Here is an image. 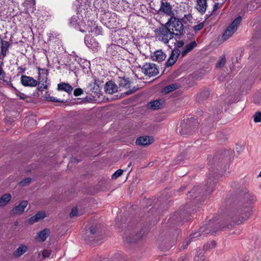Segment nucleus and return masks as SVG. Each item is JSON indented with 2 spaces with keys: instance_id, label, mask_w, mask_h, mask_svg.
<instances>
[{
  "instance_id": "de8ad7c7",
  "label": "nucleus",
  "mask_w": 261,
  "mask_h": 261,
  "mask_svg": "<svg viewBox=\"0 0 261 261\" xmlns=\"http://www.w3.org/2000/svg\"><path fill=\"white\" fill-rule=\"evenodd\" d=\"M184 44V43L182 41H177L176 42L175 46H176V48L182 47Z\"/></svg>"
},
{
  "instance_id": "c9c22d12",
  "label": "nucleus",
  "mask_w": 261,
  "mask_h": 261,
  "mask_svg": "<svg viewBox=\"0 0 261 261\" xmlns=\"http://www.w3.org/2000/svg\"><path fill=\"white\" fill-rule=\"evenodd\" d=\"M253 120L255 122H261V112H256L253 115Z\"/></svg>"
},
{
  "instance_id": "aec40b11",
  "label": "nucleus",
  "mask_w": 261,
  "mask_h": 261,
  "mask_svg": "<svg viewBox=\"0 0 261 261\" xmlns=\"http://www.w3.org/2000/svg\"><path fill=\"white\" fill-rule=\"evenodd\" d=\"M118 90L117 86L115 84V83L109 81L107 82L105 85V91L109 93L113 94Z\"/></svg>"
},
{
  "instance_id": "69168bd1",
  "label": "nucleus",
  "mask_w": 261,
  "mask_h": 261,
  "mask_svg": "<svg viewBox=\"0 0 261 261\" xmlns=\"http://www.w3.org/2000/svg\"><path fill=\"white\" fill-rule=\"evenodd\" d=\"M19 68L21 69V71H22V70H23V69L22 68H21H21Z\"/></svg>"
},
{
  "instance_id": "6ab92c4d",
  "label": "nucleus",
  "mask_w": 261,
  "mask_h": 261,
  "mask_svg": "<svg viewBox=\"0 0 261 261\" xmlns=\"http://www.w3.org/2000/svg\"><path fill=\"white\" fill-rule=\"evenodd\" d=\"M159 70L157 66L153 63H148V76H154L158 74Z\"/></svg>"
},
{
  "instance_id": "2eb2a0df",
  "label": "nucleus",
  "mask_w": 261,
  "mask_h": 261,
  "mask_svg": "<svg viewBox=\"0 0 261 261\" xmlns=\"http://www.w3.org/2000/svg\"><path fill=\"white\" fill-rule=\"evenodd\" d=\"M180 50L178 48H174L171 53V54L168 59L166 64L167 66L173 65L177 60L179 55Z\"/></svg>"
},
{
  "instance_id": "20e7f679",
  "label": "nucleus",
  "mask_w": 261,
  "mask_h": 261,
  "mask_svg": "<svg viewBox=\"0 0 261 261\" xmlns=\"http://www.w3.org/2000/svg\"><path fill=\"white\" fill-rule=\"evenodd\" d=\"M170 30L173 31L174 35L178 36L182 34L184 32V25L181 21L174 16H171L166 22Z\"/></svg>"
},
{
  "instance_id": "774afa93",
  "label": "nucleus",
  "mask_w": 261,
  "mask_h": 261,
  "mask_svg": "<svg viewBox=\"0 0 261 261\" xmlns=\"http://www.w3.org/2000/svg\"><path fill=\"white\" fill-rule=\"evenodd\" d=\"M42 71H45L44 69H41Z\"/></svg>"
},
{
  "instance_id": "a19ab883",
  "label": "nucleus",
  "mask_w": 261,
  "mask_h": 261,
  "mask_svg": "<svg viewBox=\"0 0 261 261\" xmlns=\"http://www.w3.org/2000/svg\"><path fill=\"white\" fill-rule=\"evenodd\" d=\"M204 27V22H201L193 27V30L195 31H198L201 30Z\"/></svg>"
},
{
  "instance_id": "7c9ffc66",
  "label": "nucleus",
  "mask_w": 261,
  "mask_h": 261,
  "mask_svg": "<svg viewBox=\"0 0 261 261\" xmlns=\"http://www.w3.org/2000/svg\"><path fill=\"white\" fill-rule=\"evenodd\" d=\"M178 86L177 84H171L169 86L165 87L163 89V92L165 94H167V93H169V92H172V91H174L175 90L177 89L178 88Z\"/></svg>"
},
{
  "instance_id": "a878e982",
  "label": "nucleus",
  "mask_w": 261,
  "mask_h": 261,
  "mask_svg": "<svg viewBox=\"0 0 261 261\" xmlns=\"http://www.w3.org/2000/svg\"><path fill=\"white\" fill-rule=\"evenodd\" d=\"M118 82L119 86L120 87L124 88L126 89L130 87V82L128 80V79L125 78L124 77H119Z\"/></svg>"
},
{
  "instance_id": "1a4fd4ad",
  "label": "nucleus",
  "mask_w": 261,
  "mask_h": 261,
  "mask_svg": "<svg viewBox=\"0 0 261 261\" xmlns=\"http://www.w3.org/2000/svg\"><path fill=\"white\" fill-rule=\"evenodd\" d=\"M112 5L117 11L125 10L129 7L128 3L125 0H111Z\"/></svg>"
},
{
  "instance_id": "cd10ccee",
  "label": "nucleus",
  "mask_w": 261,
  "mask_h": 261,
  "mask_svg": "<svg viewBox=\"0 0 261 261\" xmlns=\"http://www.w3.org/2000/svg\"><path fill=\"white\" fill-rule=\"evenodd\" d=\"M81 19L78 16H72L70 21V24L71 26L78 29L80 24Z\"/></svg>"
},
{
  "instance_id": "7ed1b4c3",
  "label": "nucleus",
  "mask_w": 261,
  "mask_h": 261,
  "mask_svg": "<svg viewBox=\"0 0 261 261\" xmlns=\"http://www.w3.org/2000/svg\"><path fill=\"white\" fill-rule=\"evenodd\" d=\"M86 13H85V12H83V13H81L82 19L80 21V24L78 29L83 33L92 32L94 30V29L96 28L95 22L88 18L92 15H89L88 16V15H87L86 16Z\"/></svg>"
},
{
  "instance_id": "412c9836",
  "label": "nucleus",
  "mask_w": 261,
  "mask_h": 261,
  "mask_svg": "<svg viewBox=\"0 0 261 261\" xmlns=\"http://www.w3.org/2000/svg\"><path fill=\"white\" fill-rule=\"evenodd\" d=\"M46 217L45 213L43 211L38 212L36 215L31 217L29 219V223L33 224L35 222H38L39 220L43 219Z\"/></svg>"
},
{
  "instance_id": "58836bf2",
  "label": "nucleus",
  "mask_w": 261,
  "mask_h": 261,
  "mask_svg": "<svg viewBox=\"0 0 261 261\" xmlns=\"http://www.w3.org/2000/svg\"><path fill=\"white\" fill-rule=\"evenodd\" d=\"M31 180L32 179L30 177L26 178L20 181L19 185L21 186H27L31 182Z\"/></svg>"
},
{
  "instance_id": "473e14b6",
  "label": "nucleus",
  "mask_w": 261,
  "mask_h": 261,
  "mask_svg": "<svg viewBox=\"0 0 261 261\" xmlns=\"http://www.w3.org/2000/svg\"><path fill=\"white\" fill-rule=\"evenodd\" d=\"M226 63V60L225 55H222L220 59L218 61L216 66L217 68H222L223 67Z\"/></svg>"
},
{
  "instance_id": "a18cd8bd",
  "label": "nucleus",
  "mask_w": 261,
  "mask_h": 261,
  "mask_svg": "<svg viewBox=\"0 0 261 261\" xmlns=\"http://www.w3.org/2000/svg\"><path fill=\"white\" fill-rule=\"evenodd\" d=\"M146 229L144 228L140 230L139 233L138 234V237L140 239H142L144 236H146Z\"/></svg>"
},
{
  "instance_id": "0eeeda50",
  "label": "nucleus",
  "mask_w": 261,
  "mask_h": 261,
  "mask_svg": "<svg viewBox=\"0 0 261 261\" xmlns=\"http://www.w3.org/2000/svg\"><path fill=\"white\" fill-rule=\"evenodd\" d=\"M252 206L250 203L243 207L239 216V218L236 222L237 224H240L246 221L252 213Z\"/></svg>"
},
{
  "instance_id": "9d476101",
  "label": "nucleus",
  "mask_w": 261,
  "mask_h": 261,
  "mask_svg": "<svg viewBox=\"0 0 261 261\" xmlns=\"http://www.w3.org/2000/svg\"><path fill=\"white\" fill-rule=\"evenodd\" d=\"M28 201L23 200L19 204L14 207L10 211V214L13 216H18L21 215L28 205Z\"/></svg>"
},
{
  "instance_id": "680f3d73",
  "label": "nucleus",
  "mask_w": 261,
  "mask_h": 261,
  "mask_svg": "<svg viewBox=\"0 0 261 261\" xmlns=\"http://www.w3.org/2000/svg\"><path fill=\"white\" fill-rule=\"evenodd\" d=\"M258 176L261 177V171L260 172V173H259V174L258 175Z\"/></svg>"
},
{
  "instance_id": "f03ea898",
  "label": "nucleus",
  "mask_w": 261,
  "mask_h": 261,
  "mask_svg": "<svg viewBox=\"0 0 261 261\" xmlns=\"http://www.w3.org/2000/svg\"><path fill=\"white\" fill-rule=\"evenodd\" d=\"M108 4L105 0H95L93 3V6L91 5V7L86 8L87 11H85V13L86 15H97V12L100 13L104 12L105 10L108 9Z\"/></svg>"
},
{
  "instance_id": "338daca9",
  "label": "nucleus",
  "mask_w": 261,
  "mask_h": 261,
  "mask_svg": "<svg viewBox=\"0 0 261 261\" xmlns=\"http://www.w3.org/2000/svg\"><path fill=\"white\" fill-rule=\"evenodd\" d=\"M22 72H24V69H23L22 70Z\"/></svg>"
},
{
  "instance_id": "f704fd0d",
  "label": "nucleus",
  "mask_w": 261,
  "mask_h": 261,
  "mask_svg": "<svg viewBox=\"0 0 261 261\" xmlns=\"http://www.w3.org/2000/svg\"><path fill=\"white\" fill-rule=\"evenodd\" d=\"M51 251L48 249H45L42 252H40L38 254V255L40 256L41 254H42V259H44L46 257H48L50 256Z\"/></svg>"
},
{
  "instance_id": "c85d7f7f",
  "label": "nucleus",
  "mask_w": 261,
  "mask_h": 261,
  "mask_svg": "<svg viewBox=\"0 0 261 261\" xmlns=\"http://www.w3.org/2000/svg\"><path fill=\"white\" fill-rule=\"evenodd\" d=\"M9 46L10 44L8 42L2 41L1 46V53L3 57L6 56Z\"/></svg>"
},
{
  "instance_id": "864d4df0",
  "label": "nucleus",
  "mask_w": 261,
  "mask_h": 261,
  "mask_svg": "<svg viewBox=\"0 0 261 261\" xmlns=\"http://www.w3.org/2000/svg\"><path fill=\"white\" fill-rule=\"evenodd\" d=\"M136 91V89L134 88L133 89L128 90L125 92V94L128 95L134 93Z\"/></svg>"
},
{
  "instance_id": "4468645a",
  "label": "nucleus",
  "mask_w": 261,
  "mask_h": 261,
  "mask_svg": "<svg viewBox=\"0 0 261 261\" xmlns=\"http://www.w3.org/2000/svg\"><path fill=\"white\" fill-rule=\"evenodd\" d=\"M79 3V7L77 8V14L83 13V12H85L87 11L86 8L91 7L92 4V0H76Z\"/></svg>"
},
{
  "instance_id": "5701e85b",
  "label": "nucleus",
  "mask_w": 261,
  "mask_h": 261,
  "mask_svg": "<svg viewBox=\"0 0 261 261\" xmlns=\"http://www.w3.org/2000/svg\"><path fill=\"white\" fill-rule=\"evenodd\" d=\"M12 199V196L10 193H6L0 197V207L7 205Z\"/></svg>"
},
{
  "instance_id": "a211bd4d",
  "label": "nucleus",
  "mask_w": 261,
  "mask_h": 261,
  "mask_svg": "<svg viewBox=\"0 0 261 261\" xmlns=\"http://www.w3.org/2000/svg\"><path fill=\"white\" fill-rule=\"evenodd\" d=\"M28 250V247L23 244H21L19 245L18 248L13 252V256L15 257H19L24 253H25Z\"/></svg>"
},
{
  "instance_id": "052dcab7",
  "label": "nucleus",
  "mask_w": 261,
  "mask_h": 261,
  "mask_svg": "<svg viewBox=\"0 0 261 261\" xmlns=\"http://www.w3.org/2000/svg\"><path fill=\"white\" fill-rule=\"evenodd\" d=\"M205 93H206V96H207V95H208L209 94V93H208V92H207V91H206Z\"/></svg>"
},
{
  "instance_id": "8fccbe9b",
  "label": "nucleus",
  "mask_w": 261,
  "mask_h": 261,
  "mask_svg": "<svg viewBox=\"0 0 261 261\" xmlns=\"http://www.w3.org/2000/svg\"><path fill=\"white\" fill-rule=\"evenodd\" d=\"M200 236V234L199 233L195 232V233L190 235L189 239L190 240L193 239V238H196L199 237Z\"/></svg>"
},
{
  "instance_id": "bf43d9fd",
  "label": "nucleus",
  "mask_w": 261,
  "mask_h": 261,
  "mask_svg": "<svg viewBox=\"0 0 261 261\" xmlns=\"http://www.w3.org/2000/svg\"><path fill=\"white\" fill-rule=\"evenodd\" d=\"M169 249V246H167L166 247V248H165V249Z\"/></svg>"
},
{
  "instance_id": "e2e57ef3",
  "label": "nucleus",
  "mask_w": 261,
  "mask_h": 261,
  "mask_svg": "<svg viewBox=\"0 0 261 261\" xmlns=\"http://www.w3.org/2000/svg\"><path fill=\"white\" fill-rule=\"evenodd\" d=\"M202 94H202V93H200V95H199V96H200V97L202 96Z\"/></svg>"
},
{
  "instance_id": "4be33fe9",
  "label": "nucleus",
  "mask_w": 261,
  "mask_h": 261,
  "mask_svg": "<svg viewBox=\"0 0 261 261\" xmlns=\"http://www.w3.org/2000/svg\"><path fill=\"white\" fill-rule=\"evenodd\" d=\"M50 231L48 229L45 228L37 233L36 239L40 241L44 242L49 236Z\"/></svg>"
},
{
  "instance_id": "49530a36",
  "label": "nucleus",
  "mask_w": 261,
  "mask_h": 261,
  "mask_svg": "<svg viewBox=\"0 0 261 261\" xmlns=\"http://www.w3.org/2000/svg\"><path fill=\"white\" fill-rule=\"evenodd\" d=\"M74 95L75 96L81 95L83 93V90L81 88H77L74 90Z\"/></svg>"
},
{
  "instance_id": "2f4dec72",
  "label": "nucleus",
  "mask_w": 261,
  "mask_h": 261,
  "mask_svg": "<svg viewBox=\"0 0 261 261\" xmlns=\"http://www.w3.org/2000/svg\"><path fill=\"white\" fill-rule=\"evenodd\" d=\"M47 77L46 75L41 76L39 75L38 77V84L40 85H43V88H47Z\"/></svg>"
},
{
  "instance_id": "ddd939ff",
  "label": "nucleus",
  "mask_w": 261,
  "mask_h": 261,
  "mask_svg": "<svg viewBox=\"0 0 261 261\" xmlns=\"http://www.w3.org/2000/svg\"><path fill=\"white\" fill-rule=\"evenodd\" d=\"M160 11L170 17H171V16H174L172 6L170 5V3L167 2H162Z\"/></svg>"
},
{
  "instance_id": "6e6d98bb",
  "label": "nucleus",
  "mask_w": 261,
  "mask_h": 261,
  "mask_svg": "<svg viewBox=\"0 0 261 261\" xmlns=\"http://www.w3.org/2000/svg\"><path fill=\"white\" fill-rule=\"evenodd\" d=\"M158 128V127L156 126H152V130H154L155 129H156ZM149 130V131H151L152 130V126H150L149 128H148V131Z\"/></svg>"
},
{
  "instance_id": "0e129e2a",
  "label": "nucleus",
  "mask_w": 261,
  "mask_h": 261,
  "mask_svg": "<svg viewBox=\"0 0 261 261\" xmlns=\"http://www.w3.org/2000/svg\"><path fill=\"white\" fill-rule=\"evenodd\" d=\"M201 261H207V260L205 259H203Z\"/></svg>"
},
{
  "instance_id": "603ef678",
  "label": "nucleus",
  "mask_w": 261,
  "mask_h": 261,
  "mask_svg": "<svg viewBox=\"0 0 261 261\" xmlns=\"http://www.w3.org/2000/svg\"><path fill=\"white\" fill-rule=\"evenodd\" d=\"M5 76V73L3 69L2 65H0V76L4 78Z\"/></svg>"
},
{
  "instance_id": "f8f14e48",
  "label": "nucleus",
  "mask_w": 261,
  "mask_h": 261,
  "mask_svg": "<svg viewBox=\"0 0 261 261\" xmlns=\"http://www.w3.org/2000/svg\"><path fill=\"white\" fill-rule=\"evenodd\" d=\"M85 42L87 46L93 50H96L99 47V43L94 38L86 36L85 38Z\"/></svg>"
},
{
  "instance_id": "ea45409f",
  "label": "nucleus",
  "mask_w": 261,
  "mask_h": 261,
  "mask_svg": "<svg viewBox=\"0 0 261 261\" xmlns=\"http://www.w3.org/2000/svg\"><path fill=\"white\" fill-rule=\"evenodd\" d=\"M123 171L121 169H118L112 175V179H116L117 177L121 176L123 173Z\"/></svg>"
},
{
  "instance_id": "9b49d317",
  "label": "nucleus",
  "mask_w": 261,
  "mask_h": 261,
  "mask_svg": "<svg viewBox=\"0 0 261 261\" xmlns=\"http://www.w3.org/2000/svg\"><path fill=\"white\" fill-rule=\"evenodd\" d=\"M21 83L25 87H33L37 86L38 81L32 77L23 75L21 76Z\"/></svg>"
},
{
  "instance_id": "4d7b16f0",
  "label": "nucleus",
  "mask_w": 261,
  "mask_h": 261,
  "mask_svg": "<svg viewBox=\"0 0 261 261\" xmlns=\"http://www.w3.org/2000/svg\"><path fill=\"white\" fill-rule=\"evenodd\" d=\"M47 88H43V85H40L38 87V90L39 91H43L44 89H46Z\"/></svg>"
},
{
  "instance_id": "f257e3e1",
  "label": "nucleus",
  "mask_w": 261,
  "mask_h": 261,
  "mask_svg": "<svg viewBox=\"0 0 261 261\" xmlns=\"http://www.w3.org/2000/svg\"><path fill=\"white\" fill-rule=\"evenodd\" d=\"M155 37L159 40L163 42L165 44L169 42V41L173 38L174 34L173 31L170 30L168 25H166V23L162 25L161 27L154 30Z\"/></svg>"
},
{
  "instance_id": "4c0bfd02",
  "label": "nucleus",
  "mask_w": 261,
  "mask_h": 261,
  "mask_svg": "<svg viewBox=\"0 0 261 261\" xmlns=\"http://www.w3.org/2000/svg\"><path fill=\"white\" fill-rule=\"evenodd\" d=\"M219 1H220V2L217 3L214 5L213 9V12H215V11H216L218 10V9H219L222 6L224 2V0Z\"/></svg>"
},
{
  "instance_id": "39448f33",
  "label": "nucleus",
  "mask_w": 261,
  "mask_h": 261,
  "mask_svg": "<svg viewBox=\"0 0 261 261\" xmlns=\"http://www.w3.org/2000/svg\"><path fill=\"white\" fill-rule=\"evenodd\" d=\"M195 125L193 119L184 120L177 127V132L181 135H187L191 134L195 129Z\"/></svg>"
},
{
  "instance_id": "393cba45",
  "label": "nucleus",
  "mask_w": 261,
  "mask_h": 261,
  "mask_svg": "<svg viewBox=\"0 0 261 261\" xmlns=\"http://www.w3.org/2000/svg\"><path fill=\"white\" fill-rule=\"evenodd\" d=\"M58 89L65 91L69 94L72 91L73 88L68 83H61L58 85Z\"/></svg>"
},
{
  "instance_id": "f3484780",
  "label": "nucleus",
  "mask_w": 261,
  "mask_h": 261,
  "mask_svg": "<svg viewBox=\"0 0 261 261\" xmlns=\"http://www.w3.org/2000/svg\"><path fill=\"white\" fill-rule=\"evenodd\" d=\"M207 7V0H196V8L201 14L205 12Z\"/></svg>"
},
{
  "instance_id": "dca6fc26",
  "label": "nucleus",
  "mask_w": 261,
  "mask_h": 261,
  "mask_svg": "<svg viewBox=\"0 0 261 261\" xmlns=\"http://www.w3.org/2000/svg\"><path fill=\"white\" fill-rule=\"evenodd\" d=\"M166 56L162 50H158L154 51L153 53L151 54L150 58L154 61L158 62H162L165 59Z\"/></svg>"
},
{
  "instance_id": "72a5a7b5",
  "label": "nucleus",
  "mask_w": 261,
  "mask_h": 261,
  "mask_svg": "<svg viewBox=\"0 0 261 261\" xmlns=\"http://www.w3.org/2000/svg\"><path fill=\"white\" fill-rule=\"evenodd\" d=\"M136 143L139 145H147V138L146 137H140L136 141Z\"/></svg>"
},
{
  "instance_id": "423d86ee",
  "label": "nucleus",
  "mask_w": 261,
  "mask_h": 261,
  "mask_svg": "<svg viewBox=\"0 0 261 261\" xmlns=\"http://www.w3.org/2000/svg\"><path fill=\"white\" fill-rule=\"evenodd\" d=\"M241 21L242 17L241 16L238 17L233 21L222 35L223 40H227L233 34V33L237 31Z\"/></svg>"
},
{
  "instance_id": "79ce46f5",
  "label": "nucleus",
  "mask_w": 261,
  "mask_h": 261,
  "mask_svg": "<svg viewBox=\"0 0 261 261\" xmlns=\"http://www.w3.org/2000/svg\"><path fill=\"white\" fill-rule=\"evenodd\" d=\"M13 88L14 89V90L16 91V95L19 97L20 99L24 100L26 98L25 95L21 93L20 92L18 91L15 88L13 87Z\"/></svg>"
},
{
  "instance_id": "6e6552de",
  "label": "nucleus",
  "mask_w": 261,
  "mask_h": 261,
  "mask_svg": "<svg viewBox=\"0 0 261 261\" xmlns=\"http://www.w3.org/2000/svg\"><path fill=\"white\" fill-rule=\"evenodd\" d=\"M100 19L106 25H111L115 22V14L108 10L100 13Z\"/></svg>"
},
{
  "instance_id": "c03bdc74",
  "label": "nucleus",
  "mask_w": 261,
  "mask_h": 261,
  "mask_svg": "<svg viewBox=\"0 0 261 261\" xmlns=\"http://www.w3.org/2000/svg\"><path fill=\"white\" fill-rule=\"evenodd\" d=\"M78 215L77 209L76 207H73L70 214V217L76 216Z\"/></svg>"
},
{
  "instance_id": "bb28decb",
  "label": "nucleus",
  "mask_w": 261,
  "mask_h": 261,
  "mask_svg": "<svg viewBox=\"0 0 261 261\" xmlns=\"http://www.w3.org/2000/svg\"><path fill=\"white\" fill-rule=\"evenodd\" d=\"M196 46H197V43L195 41H192L190 43L187 44L185 46L184 50L182 51V57L185 56L189 52H190L194 48H195Z\"/></svg>"
},
{
  "instance_id": "b1692460",
  "label": "nucleus",
  "mask_w": 261,
  "mask_h": 261,
  "mask_svg": "<svg viewBox=\"0 0 261 261\" xmlns=\"http://www.w3.org/2000/svg\"><path fill=\"white\" fill-rule=\"evenodd\" d=\"M25 9L29 13H33L36 10L35 0H25L24 2Z\"/></svg>"
},
{
  "instance_id": "09e8293b",
  "label": "nucleus",
  "mask_w": 261,
  "mask_h": 261,
  "mask_svg": "<svg viewBox=\"0 0 261 261\" xmlns=\"http://www.w3.org/2000/svg\"><path fill=\"white\" fill-rule=\"evenodd\" d=\"M48 100L53 102H63V100H58L57 98L54 97H50L48 98Z\"/></svg>"
},
{
  "instance_id": "c756f323",
  "label": "nucleus",
  "mask_w": 261,
  "mask_h": 261,
  "mask_svg": "<svg viewBox=\"0 0 261 261\" xmlns=\"http://www.w3.org/2000/svg\"><path fill=\"white\" fill-rule=\"evenodd\" d=\"M163 104V101L161 100H156L150 102L148 104L149 105L150 108L152 110H157L161 108Z\"/></svg>"
},
{
  "instance_id": "37998d69",
  "label": "nucleus",
  "mask_w": 261,
  "mask_h": 261,
  "mask_svg": "<svg viewBox=\"0 0 261 261\" xmlns=\"http://www.w3.org/2000/svg\"><path fill=\"white\" fill-rule=\"evenodd\" d=\"M96 28L93 29L94 30L92 32H93L96 35L101 34V32H102L101 28L98 27L96 25Z\"/></svg>"
},
{
  "instance_id": "3c124183",
  "label": "nucleus",
  "mask_w": 261,
  "mask_h": 261,
  "mask_svg": "<svg viewBox=\"0 0 261 261\" xmlns=\"http://www.w3.org/2000/svg\"><path fill=\"white\" fill-rule=\"evenodd\" d=\"M154 141V139L152 136H148V145L151 144Z\"/></svg>"
},
{
  "instance_id": "5fc2aeb1",
  "label": "nucleus",
  "mask_w": 261,
  "mask_h": 261,
  "mask_svg": "<svg viewBox=\"0 0 261 261\" xmlns=\"http://www.w3.org/2000/svg\"><path fill=\"white\" fill-rule=\"evenodd\" d=\"M90 231L91 233L93 234L96 233V229L94 227H91L90 228Z\"/></svg>"
},
{
  "instance_id": "13d9d810",
  "label": "nucleus",
  "mask_w": 261,
  "mask_h": 261,
  "mask_svg": "<svg viewBox=\"0 0 261 261\" xmlns=\"http://www.w3.org/2000/svg\"><path fill=\"white\" fill-rule=\"evenodd\" d=\"M143 70L144 71V74L147 75V69L146 68H143Z\"/></svg>"
},
{
  "instance_id": "e433bc0d",
  "label": "nucleus",
  "mask_w": 261,
  "mask_h": 261,
  "mask_svg": "<svg viewBox=\"0 0 261 261\" xmlns=\"http://www.w3.org/2000/svg\"><path fill=\"white\" fill-rule=\"evenodd\" d=\"M192 19V16L190 14H186L184 16L181 18V20L185 23H187L188 22L190 21Z\"/></svg>"
}]
</instances>
